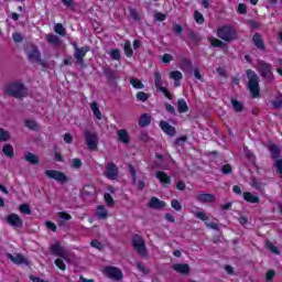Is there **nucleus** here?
<instances>
[{"instance_id":"obj_1","label":"nucleus","mask_w":282,"mask_h":282,"mask_svg":"<svg viewBox=\"0 0 282 282\" xmlns=\"http://www.w3.org/2000/svg\"><path fill=\"white\" fill-rule=\"evenodd\" d=\"M216 34L218 39L225 41V43H232L239 40V33L237 32V29L230 24L218 28Z\"/></svg>"},{"instance_id":"obj_2","label":"nucleus","mask_w":282,"mask_h":282,"mask_svg":"<svg viewBox=\"0 0 282 282\" xmlns=\"http://www.w3.org/2000/svg\"><path fill=\"white\" fill-rule=\"evenodd\" d=\"M3 91L7 96H11L12 98H25V96H28L25 86L21 83H9L4 85Z\"/></svg>"},{"instance_id":"obj_3","label":"nucleus","mask_w":282,"mask_h":282,"mask_svg":"<svg viewBox=\"0 0 282 282\" xmlns=\"http://www.w3.org/2000/svg\"><path fill=\"white\" fill-rule=\"evenodd\" d=\"M248 89L252 98H259L261 88L259 87V75L252 69H247Z\"/></svg>"},{"instance_id":"obj_4","label":"nucleus","mask_w":282,"mask_h":282,"mask_svg":"<svg viewBox=\"0 0 282 282\" xmlns=\"http://www.w3.org/2000/svg\"><path fill=\"white\" fill-rule=\"evenodd\" d=\"M258 67L260 75L267 83H274V75L272 74V65L265 63L264 61L258 62Z\"/></svg>"},{"instance_id":"obj_5","label":"nucleus","mask_w":282,"mask_h":282,"mask_svg":"<svg viewBox=\"0 0 282 282\" xmlns=\"http://www.w3.org/2000/svg\"><path fill=\"white\" fill-rule=\"evenodd\" d=\"M163 80H162V74L160 72H154V87L156 91H160L169 100H172L173 94L169 91L166 87H163Z\"/></svg>"},{"instance_id":"obj_6","label":"nucleus","mask_w":282,"mask_h":282,"mask_svg":"<svg viewBox=\"0 0 282 282\" xmlns=\"http://www.w3.org/2000/svg\"><path fill=\"white\" fill-rule=\"evenodd\" d=\"M73 47L75 48L74 53V58L77 61V63L82 66L85 67V56H87V52H89V46H83L78 47V44L73 43Z\"/></svg>"},{"instance_id":"obj_7","label":"nucleus","mask_w":282,"mask_h":282,"mask_svg":"<svg viewBox=\"0 0 282 282\" xmlns=\"http://www.w3.org/2000/svg\"><path fill=\"white\" fill-rule=\"evenodd\" d=\"M132 246L140 254V257H147V245L144 243V239L140 235H135L132 237Z\"/></svg>"},{"instance_id":"obj_8","label":"nucleus","mask_w":282,"mask_h":282,"mask_svg":"<svg viewBox=\"0 0 282 282\" xmlns=\"http://www.w3.org/2000/svg\"><path fill=\"white\" fill-rule=\"evenodd\" d=\"M85 142L90 151L98 149V134L90 132L89 130L84 131Z\"/></svg>"},{"instance_id":"obj_9","label":"nucleus","mask_w":282,"mask_h":282,"mask_svg":"<svg viewBox=\"0 0 282 282\" xmlns=\"http://www.w3.org/2000/svg\"><path fill=\"white\" fill-rule=\"evenodd\" d=\"M44 174L48 180H55V182H58L59 184L67 183V175L58 170H46Z\"/></svg>"},{"instance_id":"obj_10","label":"nucleus","mask_w":282,"mask_h":282,"mask_svg":"<svg viewBox=\"0 0 282 282\" xmlns=\"http://www.w3.org/2000/svg\"><path fill=\"white\" fill-rule=\"evenodd\" d=\"M119 169L116 165V163L113 162H108L106 164V169L104 171V175L105 177H107V180H118V175H119Z\"/></svg>"},{"instance_id":"obj_11","label":"nucleus","mask_w":282,"mask_h":282,"mask_svg":"<svg viewBox=\"0 0 282 282\" xmlns=\"http://www.w3.org/2000/svg\"><path fill=\"white\" fill-rule=\"evenodd\" d=\"M105 274L109 276V279H113L115 281H122V271L116 267H106L104 270Z\"/></svg>"},{"instance_id":"obj_12","label":"nucleus","mask_w":282,"mask_h":282,"mask_svg":"<svg viewBox=\"0 0 282 282\" xmlns=\"http://www.w3.org/2000/svg\"><path fill=\"white\" fill-rule=\"evenodd\" d=\"M104 74L107 78L108 85H117L116 80H120V76L118 75V70H113V68L106 67L104 68Z\"/></svg>"},{"instance_id":"obj_13","label":"nucleus","mask_w":282,"mask_h":282,"mask_svg":"<svg viewBox=\"0 0 282 282\" xmlns=\"http://www.w3.org/2000/svg\"><path fill=\"white\" fill-rule=\"evenodd\" d=\"M6 223L12 228H23V220L20 215L10 214L6 217Z\"/></svg>"},{"instance_id":"obj_14","label":"nucleus","mask_w":282,"mask_h":282,"mask_svg":"<svg viewBox=\"0 0 282 282\" xmlns=\"http://www.w3.org/2000/svg\"><path fill=\"white\" fill-rule=\"evenodd\" d=\"M7 259H10V261H12V263H14L15 265H29L30 264V262H28V259H25V257H23V254H21V253H17L15 256L12 253H8Z\"/></svg>"},{"instance_id":"obj_15","label":"nucleus","mask_w":282,"mask_h":282,"mask_svg":"<svg viewBox=\"0 0 282 282\" xmlns=\"http://www.w3.org/2000/svg\"><path fill=\"white\" fill-rule=\"evenodd\" d=\"M159 126L161 127L163 133H166V135H170L171 138L177 133L175 127L171 126L167 121H160Z\"/></svg>"},{"instance_id":"obj_16","label":"nucleus","mask_w":282,"mask_h":282,"mask_svg":"<svg viewBox=\"0 0 282 282\" xmlns=\"http://www.w3.org/2000/svg\"><path fill=\"white\" fill-rule=\"evenodd\" d=\"M45 40L48 45H52V47H61V43H63V41H61V37H58V35L56 34H46Z\"/></svg>"},{"instance_id":"obj_17","label":"nucleus","mask_w":282,"mask_h":282,"mask_svg":"<svg viewBox=\"0 0 282 282\" xmlns=\"http://www.w3.org/2000/svg\"><path fill=\"white\" fill-rule=\"evenodd\" d=\"M172 269L174 270V272H178V274H184V275L191 272V265H188L187 263L173 264Z\"/></svg>"},{"instance_id":"obj_18","label":"nucleus","mask_w":282,"mask_h":282,"mask_svg":"<svg viewBox=\"0 0 282 282\" xmlns=\"http://www.w3.org/2000/svg\"><path fill=\"white\" fill-rule=\"evenodd\" d=\"M196 199L200 202V204H213V202L217 200L214 194H198Z\"/></svg>"},{"instance_id":"obj_19","label":"nucleus","mask_w":282,"mask_h":282,"mask_svg":"<svg viewBox=\"0 0 282 282\" xmlns=\"http://www.w3.org/2000/svg\"><path fill=\"white\" fill-rule=\"evenodd\" d=\"M166 206L164 200H160L158 197H152L149 202V208H154L155 210H160Z\"/></svg>"},{"instance_id":"obj_20","label":"nucleus","mask_w":282,"mask_h":282,"mask_svg":"<svg viewBox=\"0 0 282 282\" xmlns=\"http://www.w3.org/2000/svg\"><path fill=\"white\" fill-rule=\"evenodd\" d=\"M117 135L119 142H122V144H129V142H131V137L129 135V132L126 129L118 130Z\"/></svg>"},{"instance_id":"obj_21","label":"nucleus","mask_w":282,"mask_h":282,"mask_svg":"<svg viewBox=\"0 0 282 282\" xmlns=\"http://www.w3.org/2000/svg\"><path fill=\"white\" fill-rule=\"evenodd\" d=\"M155 177L164 186H169V184H171V176H167L166 172H164V171L156 172Z\"/></svg>"},{"instance_id":"obj_22","label":"nucleus","mask_w":282,"mask_h":282,"mask_svg":"<svg viewBox=\"0 0 282 282\" xmlns=\"http://www.w3.org/2000/svg\"><path fill=\"white\" fill-rule=\"evenodd\" d=\"M252 43L258 47V50H261L263 52L265 50V44L263 43V37L259 33H254L252 36Z\"/></svg>"},{"instance_id":"obj_23","label":"nucleus","mask_w":282,"mask_h":282,"mask_svg":"<svg viewBox=\"0 0 282 282\" xmlns=\"http://www.w3.org/2000/svg\"><path fill=\"white\" fill-rule=\"evenodd\" d=\"M28 58L31 62L36 61L37 63H42L41 62V51H39L37 47H33L29 53H28Z\"/></svg>"},{"instance_id":"obj_24","label":"nucleus","mask_w":282,"mask_h":282,"mask_svg":"<svg viewBox=\"0 0 282 282\" xmlns=\"http://www.w3.org/2000/svg\"><path fill=\"white\" fill-rule=\"evenodd\" d=\"M24 160L25 162H29V164H32L33 166H36L41 162L39 156L32 152H26L24 154Z\"/></svg>"},{"instance_id":"obj_25","label":"nucleus","mask_w":282,"mask_h":282,"mask_svg":"<svg viewBox=\"0 0 282 282\" xmlns=\"http://www.w3.org/2000/svg\"><path fill=\"white\" fill-rule=\"evenodd\" d=\"M269 151L271 153V158L272 160H281V148H279V145L276 144H271L269 145Z\"/></svg>"},{"instance_id":"obj_26","label":"nucleus","mask_w":282,"mask_h":282,"mask_svg":"<svg viewBox=\"0 0 282 282\" xmlns=\"http://www.w3.org/2000/svg\"><path fill=\"white\" fill-rule=\"evenodd\" d=\"M242 197H243L245 202H248L249 204H259V202H261L259 196H257L250 192H245L242 194Z\"/></svg>"},{"instance_id":"obj_27","label":"nucleus","mask_w":282,"mask_h":282,"mask_svg":"<svg viewBox=\"0 0 282 282\" xmlns=\"http://www.w3.org/2000/svg\"><path fill=\"white\" fill-rule=\"evenodd\" d=\"M187 36L194 45H197V43L202 42V36L199 33L195 32L193 29L187 30Z\"/></svg>"},{"instance_id":"obj_28","label":"nucleus","mask_w":282,"mask_h":282,"mask_svg":"<svg viewBox=\"0 0 282 282\" xmlns=\"http://www.w3.org/2000/svg\"><path fill=\"white\" fill-rule=\"evenodd\" d=\"M51 251L56 257H65V250L63 249V247H61V243L58 242L51 246Z\"/></svg>"},{"instance_id":"obj_29","label":"nucleus","mask_w":282,"mask_h":282,"mask_svg":"<svg viewBox=\"0 0 282 282\" xmlns=\"http://www.w3.org/2000/svg\"><path fill=\"white\" fill-rule=\"evenodd\" d=\"M90 109L94 116L97 118V120H102V112H100V107L98 106V102L93 101L90 104Z\"/></svg>"},{"instance_id":"obj_30","label":"nucleus","mask_w":282,"mask_h":282,"mask_svg":"<svg viewBox=\"0 0 282 282\" xmlns=\"http://www.w3.org/2000/svg\"><path fill=\"white\" fill-rule=\"evenodd\" d=\"M151 124V115L143 113L139 119V127H149Z\"/></svg>"},{"instance_id":"obj_31","label":"nucleus","mask_w":282,"mask_h":282,"mask_svg":"<svg viewBox=\"0 0 282 282\" xmlns=\"http://www.w3.org/2000/svg\"><path fill=\"white\" fill-rule=\"evenodd\" d=\"M177 111H178V113L188 112V104H186V100H184V99L177 100Z\"/></svg>"},{"instance_id":"obj_32","label":"nucleus","mask_w":282,"mask_h":282,"mask_svg":"<svg viewBox=\"0 0 282 282\" xmlns=\"http://www.w3.org/2000/svg\"><path fill=\"white\" fill-rule=\"evenodd\" d=\"M265 248L267 250H270L273 254H281V250H279V247L274 246V243L270 240L265 241Z\"/></svg>"},{"instance_id":"obj_33","label":"nucleus","mask_w":282,"mask_h":282,"mask_svg":"<svg viewBox=\"0 0 282 282\" xmlns=\"http://www.w3.org/2000/svg\"><path fill=\"white\" fill-rule=\"evenodd\" d=\"M54 32L59 36H67V31L65 30V26H63V24L61 23L54 25Z\"/></svg>"},{"instance_id":"obj_34","label":"nucleus","mask_w":282,"mask_h":282,"mask_svg":"<svg viewBox=\"0 0 282 282\" xmlns=\"http://www.w3.org/2000/svg\"><path fill=\"white\" fill-rule=\"evenodd\" d=\"M2 153H4L7 158H14V148H12V144H6L2 148Z\"/></svg>"},{"instance_id":"obj_35","label":"nucleus","mask_w":282,"mask_h":282,"mask_svg":"<svg viewBox=\"0 0 282 282\" xmlns=\"http://www.w3.org/2000/svg\"><path fill=\"white\" fill-rule=\"evenodd\" d=\"M209 43L213 47H226V43L216 37H210Z\"/></svg>"},{"instance_id":"obj_36","label":"nucleus","mask_w":282,"mask_h":282,"mask_svg":"<svg viewBox=\"0 0 282 282\" xmlns=\"http://www.w3.org/2000/svg\"><path fill=\"white\" fill-rule=\"evenodd\" d=\"M231 105L234 107V110L237 111L238 113L243 111V104H241V101L237 99H231Z\"/></svg>"},{"instance_id":"obj_37","label":"nucleus","mask_w":282,"mask_h":282,"mask_svg":"<svg viewBox=\"0 0 282 282\" xmlns=\"http://www.w3.org/2000/svg\"><path fill=\"white\" fill-rule=\"evenodd\" d=\"M130 85H132L134 89H144V84L138 78L130 79Z\"/></svg>"},{"instance_id":"obj_38","label":"nucleus","mask_w":282,"mask_h":282,"mask_svg":"<svg viewBox=\"0 0 282 282\" xmlns=\"http://www.w3.org/2000/svg\"><path fill=\"white\" fill-rule=\"evenodd\" d=\"M170 78L172 80L180 82L184 78V76L182 75V72L173 70V72L170 73Z\"/></svg>"},{"instance_id":"obj_39","label":"nucleus","mask_w":282,"mask_h":282,"mask_svg":"<svg viewBox=\"0 0 282 282\" xmlns=\"http://www.w3.org/2000/svg\"><path fill=\"white\" fill-rule=\"evenodd\" d=\"M97 216L99 219H106L107 218V209L105 206L100 205L97 207Z\"/></svg>"},{"instance_id":"obj_40","label":"nucleus","mask_w":282,"mask_h":282,"mask_svg":"<svg viewBox=\"0 0 282 282\" xmlns=\"http://www.w3.org/2000/svg\"><path fill=\"white\" fill-rule=\"evenodd\" d=\"M275 276H276V271H274L273 269H270L267 271L264 279L267 282H272L274 281Z\"/></svg>"},{"instance_id":"obj_41","label":"nucleus","mask_w":282,"mask_h":282,"mask_svg":"<svg viewBox=\"0 0 282 282\" xmlns=\"http://www.w3.org/2000/svg\"><path fill=\"white\" fill-rule=\"evenodd\" d=\"M194 216L197 219H200V221H208V219H209V217L206 214V212H202V210H198V212L194 213Z\"/></svg>"},{"instance_id":"obj_42","label":"nucleus","mask_w":282,"mask_h":282,"mask_svg":"<svg viewBox=\"0 0 282 282\" xmlns=\"http://www.w3.org/2000/svg\"><path fill=\"white\" fill-rule=\"evenodd\" d=\"M123 50H124L126 56H128V57L133 56V48H131V42L130 41H127L124 43Z\"/></svg>"},{"instance_id":"obj_43","label":"nucleus","mask_w":282,"mask_h":282,"mask_svg":"<svg viewBox=\"0 0 282 282\" xmlns=\"http://www.w3.org/2000/svg\"><path fill=\"white\" fill-rule=\"evenodd\" d=\"M194 20L196 21V23H198V25H203L204 21H206L204 19V14H202V12L199 11L194 12Z\"/></svg>"},{"instance_id":"obj_44","label":"nucleus","mask_w":282,"mask_h":282,"mask_svg":"<svg viewBox=\"0 0 282 282\" xmlns=\"http://www.w3.org/2000/svg\"><path fill=\"white\" fill-rule=\"evenodd\" d=\"M20 213H23V215H32V209L30 208V205L28 204H21L19 206Z\"/></svg>"},{"instance_id":"obj_45","label":"nucleus","mask_w":282,"mask_h":282,"mask_svg":"<svg viewBox=\"0 0 282 282\" xmlns=\"http://www.w3.org/2000/svg\"><path fill=\"white\" fill-rule=\"evenodd\" d=\"M8 140H10V132L0 128V142H8Z\"/></svg>"},{"instance_id":"obj_46","label":"nucleus","mask_w":282,"mask_h":282,"mask_svg":"<svg viewBox=\"0 0 282 282\" xmlns=\"http://www.w3.org/2000/svg\"><path fill=\"white\" fill-rule=\"evenodd\" d=\"M25 127H28V129H31L32 131L39 130V123H36L34 120H26Z\"/></svg>"},{"instance_id":"obj_47","label":"nucleus","mask_w":282,"mask_h":282,"mask_svg":"<svg viewBox=\"0 0 282 282\" xmlns=\"http://www.w3.org/2000/svg\"><path fill=\"white\" fill-rule=\"evenodd\" d=\"M137 100H139L140 102H147V100H149V94L144 91L137 93Z\"/></svg>"},{"instance_id":"obj_48","label":"nucleus","mask_w":282,"mask_h":282,"mask_svg":"<svg viewBox=\"0 0 282 282\" xmlns=\"http://www.w3.org/2000/svg\"><path fill=\"white\" fill-rule=\"evenodd\" d=\"M104 199L108 204V206H110V207L116 205V200H113V197L109 193H105Z\"/></svg>"},{"instance_id":"obj_49","label":"nucleus","mask_w":282,"mask_h":282,"mask_svg":"<svg viewBox=\"0 0 282 282\" xmlns=\"http://www.w3.org/2000/svg\"><path fill=\"white\" fill-rule=\"evenodd\" d=\"M188 140V137L183 135V137H178L175 139L174 141V145L175 147H184V143Z\"/></svg>"},{"instance_id":"obj_50","label":"nucleus","mask_w":282,"mask_h":282,"mask_svg":"<svg viewBox=\"0 0 282 282\" xmlns=\"http://www.w3.org/2000/svg\"><path fill=\"white\" fill-rule=\"evenodd\" d=\"M273 109H281L282 107V96L275 97V99L271 102Z\"/></svg>"},{"instance_id":"obj_51","label":"nucleus","mask_w":282,"mask_h":282,"mask_svg":"<svg viewBox=\"0 0 282 282\" xmlns=\"http://www.w3.org/2000/svg\"><path fill=\"white\" fill-rule=\"evenodd\" d=\"M182 69L184 72H191V69H193V64L191 63V61L184 59L182 63Z\"/></svg>"},{"instance_id":"obj_52","label":"nucleus","mask_w":282,"mask_h":282,"mask_svg":"<svg viewBox=\"0 0 282 282\" xmlns=\"http://www.w3.org/2000/svg\"><path fill=\"white\" fill-rule=\"evenodd\" d=\"M172 30L176 36H180L184 32V28L180 24H173Z\"/></svg>"},{"instance_id":"obj_53","label":"nucleus","mask_w":282,"mask_h":282,"mask_svg":"<svg viewBox=\"0 0 282 282\" xmlns=\"http://www.w3.org/2000/svg\"><path fill=\"white\" fill-rule=\"evenodd\" d=\"M110 56L112 58V61H120L121 55H120V50L115 48L110 52Z\"/></svg>"},{"instance_id":"obj_54","label":"nucleus","mask_w":282,"mask_h":282,"mask_svg":"<svg viewBox=\"0 0 282 282\" xmlns=\"http://www.w3.org/2000/svg\"><path fill=\"white\" fill-rule=\"evenodd\" d=\"M90 246H91V248H96L97 250H102V248H105L102 242H100L97 239L91 240Z\"/></svg>"},{"instance_id":"obj_55","label":"nucleus","mask_w":282,"mask_h":282,"mask_svg":"<svg viewBox=\"0 0 282 282\" xmlns=\"http://www.w3.org/2000/svg\"><path fill=\"white\" fill-rule=\"evenodd\" d=\"M55 265H56V268H58L59 270H63V271H65V270H67V265H65V262L63 261V259H56L55 260Z\"/></svg>"},{"instance_id":"obj_56","label":"nucleus","mask_w":282,"mask_h":282,"mask_svg":"<svg viewBox=\"0 0 282 282\" xmlns=\"http://www.w3.org/2000/svg\"><path fill=\"white\" fill-rule=\"evenodd\" d=\"M129 12L133 21H140V14L138 13V10L130 8Z\"/></svg>"},{"instance_id":"obj_57","label":"nucleus","mask_w":282,"mask_h":282,"mask_svg":"<svg viewBox=\"0 0 282 282\" xmlns=\"http://www.w3.org/2000/svg\"><path fill=\"white\" fill-rule=\"evenodd\" d=\"M57 216L59 217V219H63V221H69V219H72V215L65 212L57 213Z\"/></svg>"},{"instance_id":"obj_58","label":"nucleus","mask_w":282,"mask_h":282,"mask_svg":"<svg viewBox=\"0 0 282 282\" xmlns=\"http://www.w3.org/2000/svg\"><path fill=\"white\" fill-rule=\"evenodd\" d=\"M171 206L172 208H174V210H177V212L182 210V204L177 199H172Z\"/></svg>"},{"instance_id":"obj_59","label":"nucleus","mask_w":282,"mask_h":282,"mask_svg":"<svg viewBox=\"0 0 282 282\" xmlns=\"http://www.w3.org/2000/svg\"><path fill=\"white\" fill-rule=\"evenodd\" d=\"M238 13L239 14H248V7L246 6V3L238 4Z\"/></svg>"},{"instance_id":"obj_60","label":"nucleus","mask_w":282,"mask_h":282,"mask_svg":"<svg viewBox=\"0 0 282 282\" xmlns=\"http://www.w3.org/2000/svg\"><path fill=\"white\" fill-rule=\"evenodd\" d=\"M154 21H166V14L162 13V12H156L154 13Z\"/></svg>"},{"instance_id":"obj_61","label":"nucleus","mask_w":282,"mask_h":282,"mask_svg":"<svg viewBox=\"0 0 282 282\" xmlns=\"http://www.w3.org/2000/svg\"><path fill=\"white\" fill-rule=\"evenodd\" d=\"M139 140H141V142H149V140H151V138L149 137V133L145 131H142L139 135Z\"/></svg>"},{"instance_id":"obj_62","label":"nucleus","mask_w":282,"mask_h":282,"mask_svg":"<svg viewBox=\"0 0 282 282\" xmlns=\"http://www.w3.org/2000/svg\"><path fill=\"white\" fill-rule=\"evenodd\" d=\"M137 268L139 272H142V274H149V270H147V267L142 262L137 263Z\"/></svg>"},{"instance_id":"obj_63","label":"nucleus","mask_w":282,"mask_h":282,"mask_svg":"<svg viewBox=\"0 0 282 282\" xmlns=\"http://www.w3.org/2000/svg\"><path fill=\"white\" fill-rule=\"evenodd\" d=\"M83 166V161L80 159H73L72 167L80 169Z\"/></svg>"},{"instance_id":"obj_64","label":"nucleus","mask_w":282,"mask_h":282,"mask_svg":"<svg viewBox=\"0 0 282 282\" xmlns=\"http://www.w3.org/2000/svg\"><path fill=\"white\" fill-rule=\"evenodd\" d=\"M275 167L278 169V172L282 175V159H278L275 161Z\"/></svg>"}]
</instances>
